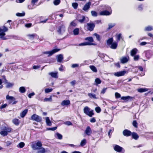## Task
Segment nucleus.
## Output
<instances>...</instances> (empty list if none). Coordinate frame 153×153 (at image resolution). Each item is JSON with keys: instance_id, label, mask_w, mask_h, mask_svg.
I'll return each instance as SVG.
<instances>
[{"instance_id": "nucleus-1", "label": "nucleus", "mask_w": 153, "mask_h": 153, "mask_svg": "<svg viewBox=\"0 0 153 153\" xmlns=\"http://www.w3.org/2000/svg\"><path fill=\"white\" fill-rule=\"evenodd\" d=\"M104 8H102V9H105L108 10L109 11L107 10H105L103 11H101L99 14L101 16H109L112 13V10H111V7L108 6L104 5L102 6Z\"/></svg>"}, {"instance_id": "nucleus-2", "label": "nucleus", "mask_w": 153, "mask_h": 153, "mask_svg": "<svg viewBox=\"0 0 153 153\" xmlns=\"http://www.w3.org/2000/svg\"><path fill=\"white\" fill-rule=\"evenodd\" d=\"M113 40L112 38H110L107 40V43L110 48L115 49L117 48V43L116 42H113Z\"/></svg>"}, {"instance_id": "nucleus-3", "label": "nucleus", "mask_w": 153, "mask_h": 153, "mask_svg": "<svg viewBox=\"0 0 153 153\" xmlns=\"http://www.w3.org/2000/svg\"><path fill=\"white\" fill-rule=\"evenodd\" d=\"M84 113L90 117H92L94 115V111L91 109L88 106H85L84 108Z\"/></svg>"}, {"instance_id": "nucleus-4", "label": "nucleus", "mask_w": 153, "mask_h": 153, "mask_svg": "<svg viewBox=\"0 0 153 153\" xmlns=\"http://www.w3.org/2000/svg\"><path fill=\"white\" fill-rule=\"evenodd\" d=\"M8 30V28L5 26H4L1 28H0V38L3 40L6 39L4 36L5 35V33Z\"/></svg>"}, {"instance_id": "nucleus-5", "label": "nucleus", "mask_w": 153, "mask_h": 153, "mask_svg": "<svg viewBox=\"0 0 153 153\" xmlns=\"http://www.w3.org/2000/svg\"><path fill=\"white\" fill-rule=\"evenodd\" d=\"M128 73V72L126 71H123L117 72L114 73H110L111 75H114L115 76L119 77L121 76H124L125 74Z\"/></svg>"}, {"instance_id": "nucleus-6", "label": "nucleus", "mask_w": 153, "mask_h": 153, "mask_svg": "<svg viewBox=\"0 0 153 153\" xmlns=\"http://www.w3.org/2000/svg\"><path fill=\"white\" fill-rule=\"evenodd\" d=\"M42 146V143L40 141H38L36 144H33L32 145V147L33 149L34 150H37L39 149L40 147Z\"/></svg>"}, {"instance_id": "nucleus-7", "label": "nucleus", "mask_w": 153, "mask_h": 153, "mask_svg": "<svg viewBox=\"0 0 153 153\" xmlns=\"http://www.w3.org/2000/svg\"><path fill=\"white\" fill-rule=\"evenodd\" d=\"M31 119L37 122H40L42 121V118L36 114H34L31 116Z\"/></svg>"}, {"instance_id": "nucleus-8", "label": "nucleus", "mask_w": 153, "mask_h": 153, "mask_svg": "<svg viewBox=\"0 0 153 153\" xmlns=\"http://www.w3.org/2000/svg\"><path fill=\"white\" fill-rule=\"evenodd\" d=\"M114 148L115 150L118 152L124 153L125 152V150L123 148L118 145H115L114 147Z\"/></svg>"}, {"instance_id": "nucleus-9", "label": "nucleus", "mask_w": 153, "mask_h": 153, "mask_svg": "<svg viewBox=\"0 0 153 153\" xmlns=\"http://www.w3.org/2000/svg\"><path fill=\"white\" fill-rule=\"evenodd\" d=\"M60 49H55L51 51L45 52L44 53L48 55V56H50L52 55L55 53L57 52Z\"/></svg>"}, {"instance_id": "nucleus-10", "label": "nucleus", "mask_w": 153, "mask_h": 153, "mask_svg": "<svg viewBox=\"0 0 153 153\" xmlns=\"http://www.w3.org/2000/svg\"><path fill=\"white\" fill-rule=\"evenodd\" d=\"M11 131V129L8 128H5L4 130L1 131L0 132V134L3 136H6L8 132H9Z\"/></svg>"}, {"instance_id": "nucleus-11", "label": "nucleus", "mask_w": 153, "mask_h": 153, "mask_svg": "<svg viewBox=\"0 0 153 153\" xmlns=\"http://www.w3.org/2000/svg\"><path fill=\"white\" fill-rule=\"evenodd\" d=\"M144 53H145L146 56L148 59H149L153 55V52L150 51H145Z\"/></svg>"}, {"instance_id": "nucleus-12", "label": "nucleus", "mask_w": 153, "mask_h": 153, "mask_svg": "<svg viewBox=\"0 0 153 153\" xmlns=\"http://www.w3.org/2000/svg\"><path fill=\"white\" fill-rule=\"evenodd\" d=\"M92 133V130L89 126H88L85 131V134L86 135L89 136Z\"/></svg>"}, {"instance_id": "nucleus-13", "label": "nucleus", "mask_w": 153, "mask_h": 153, "mask_svg": "<svg viewBox=\"0 0 153 153\" xmlns=\"http://www.w3.org/2000/svg\"><path fill=\"white\" fill-rule=\"evenodd\" d=\"M95 26V24L93 23H88L87 24V28L88 30L91 31H92Z\"/></svg>"}, {"instance_id": "nucleus-14", "label": "nucleus", "mask_w": 153, "mask_h": 153, "mask_svg": "<svg viewBox=\"0 0 153 153\" xmlns=\"http://www.w3.org/2000/svg\"><path fill=\"white\" fill-rule=\"evenodd\" d=\"M129 59V56H123L120 59V61L121 63L123 64L125 63L128 62Z\"/></svg>"}, {"instance_id": "nucleus-15", "label": "nucleus", "mask_w": 153, "mask_h": 153, "mask_svg": "<svg viewBox=\"0 0 153 153\" xmlns=\"http://www.w3.org/2000/svg\"><path fill=\"white\" fill-rule=\"evenodd\" d=\"M65 30V27L64 25H62L58 28L57 31L60 34H62Z\"/></svg>"}, {"instance_id": "nucleus-16", "label": "nucleus", "mask_w": 153, "mask_h": 153, "mask_svg": "<svg viewBox=\"0 0 153 153\" xmlns=\"http://www.w3.org/2000/svg\"><path fill=\"white\" fill-rule=\"evenodd\" d=\"M91 4V2H89L86 3L84 6L83 10L85 11H88Z\"/></svg>"}, {"instance_id": "nucleus-17", "label": "nucleus", "mask_w": 153, "mask_h": 153, "mask_svg": "<svg viewBox=\"0 0 153 153\" xmlns=\"http://www.w3.org/2000/svg\"><path fill=\"white\" fill-rule=\"evenodd\" d=\"M96 44L94 43H91L89 42H85L79 44V46H84L86 45H96Z\"/></svg>"}, {"instance_id": "nucleus-18", "label": "nucleus", "mask_w": 153, "mask_h": 153, "mask_svg": "<svg viewBox=\"0 0 153 153\" xmlns=\"http://www.w3.org/2000/svg\"><path fill=\"white\" fill-rule=\"evenodd\" d=\"M6 99L7 100H9V103H11L13 101L15 100L14 97L12 96H10L8 95L6 96Z\"/></svg>"}, {"instance_id": "nucleus-19", "label": "nucleus", "mask_w": 153, "mask_h": 153, "mask_svg": "<svg viewBox=\"0 0 153 153\" xmlns=\"http://www.w3.org/2000/svg\"><path fill=\"white\" fill-rule=\"evenodd\" d=\"M85 17L79 15L77 18V20L81 23H82L85 21Z\"/></svg>"}, {"instance_id": "nucleus-20", "label": "nucleus", "mask_w": 153, "mask_h": 153, "mask_svg": "<svg viewBox=\"0 0 153 153\" xmlns=\"http://www.w3.org/2000/svg\"><path fill=\"white\" fill-rule=\"evenodd\" d=\"M49 74L52 77L55 78H57L58 77L57 72H50L49 73Z\"/></svg>"}, {"instance_id": "nucleus-21", "label": "nucleus", "mask_w": 153, "mask_h": 153, "mask_svg": "<svg viewBox=\"0 0 153 153\" xmlns=\"http://www.w3.org/2000/svg\"><path fill=\"white\" fill-rule=\"evenodd\" d=\"M123 134L125 136H128L131 135V132L130 131L125 129L123 131Z\"/></svg>"}, {"instance_id": "nucleus-22", "label": "nucleus", "mask_w": 153, "mask_h": 153, "mask_svg": "<svg viewBox=\"0 0 153 153\" xmlns=\"http://www.w3.org/2000/svg\"><path fill=\"white\" fill-rule=\"evenodd\" d=\"M46 123L47 126H51L52 125V123L50 120L49 118L48 117H45Z\"/></svg>"}, {"instance_id": "nucleus-23", "label": "nucleus", "mask_w": 153, "mask_h": 153, "mask_svg": "<svg viewBox=\"0 0 153 153\" xmlns=\"http://www.w3.org/2000/svg\"><path fill=\"white\" fill-rule=\"evenodd\" d=\"M56 58L57 59V62H62L63 59V56L62 54H59L57 56Z\"/></svg>"}, {"instance_id": "nucleus-24", "label": "nucleus", "mask_w": 153, "mask_h": 153, "mask_svg": "<svg viewBox=\"0 0 153 153\" xmlns=\"http://www.w3.org/2000/svg\"><path fill=\"white\" fill-rule=\"evenodd\" d=\"M70 104V102L69 100H64L62 101L61 103V105H67Z\"/></svg>"}, {"instance_id": "nucleus-25", "label": "nucleus", "mask_w": 153, "mask_h": 153, "mask_svg": "<svg viewBox=\"0 0 153 153\" xmlns=\"http://www.w3.org/2000/svg\"><path fill=\"white\" fill-rule=\"evenodd\" d=\"M132 98V97L129 96L122 97H121V99L125 100V101H127L131 99Z\"/></svg>"}, {"instance_id": "nucleus-26", "label": "nucleus", "mask_w": 153, "mask_h": 153, "mask_svg": "<svg viewBox=\"0 0 153 153\" xmlns=\"http://www.w3.org/2000/svg\"><path fill=\"white\" fill-rule=\"evenodd\" d=\"M153 30V26L149 25L145 27L144 30L145 31H150Z\"/></svg>"}, {"instance_id": "nucleus-27", "label": "nucleus", "mask_w": 153, "mask_h": 153, "mask_svg": "<svg viewBox=\"0 0 153 153\" xmlns=\"http://www.w3.org/2000/svg\"><path fill=\"white\" fill-rule=\"evenodd\" d=\"M137 50L136 48H134L132 49L131 51V55L132 56L135 55L137 52Z\"/></svg>"}, {"instance_id": "nucleus-28", "label": "nucleus", "mask_w": 153, "mask_h": 153, "mask_svg": "<svg viewBox=\"0 0 153 153\" xmlns=\"http://www.w3.org/2000/svg\"><path fill=\"white\" fill-rule=\"evenodd\" d=\"M55 137L56 138L59 140H61L62 138V135L58 133H56L55 134Z\"/></svg>"}, {"instance_id": "nucleus-29", "label": "nucleus", "mask_w": 153, "mask_h": 153, "mask_svg": "<svg viewBox=\"0 0 153 153\" xmlns=\"http://www.w3.org/2000/svg\"><path fill=\"white\" fill-rule=\"evenodd\" d=\"M27 111L28 110L27 109H25L20 114L21 117H24L27 113Z\"/></svg>"}, {"instance_id": "nucleus-30", "label": "nucleus", "mask_w": 153, "mask_h": 153, "mask_svg": "<svg viewBox=\"0 0 153 153\" xmlns=\"http://www.w3.org/2000/svg\"><path fill=\"white\" fill-rule=\"evenodd\" d=\"M122 38V34L121 33H118L116 34V39L117 42L120 41Z\"/></svg>"}, {"instance_id": "nucleus-31", "label": "nucleus", "mask_w": 153, "mask_h": 153, "mask_svg": "<svg viewBox=\"0 0 153 153\" xmlns=\"http://www.w3.org/2000/svg\"><path fill=\"white\" fill-rule=\"evenodd\" d=\"M90 68L94 72L96 73L97 71L96 68L94 65H90L89 66Z\"/></svg>"}, {"instance_id": "nucleus-32", "label": "nucleus", "mask_w": 153, "mask_h": 153, "mask_svg": "<svg viewBox=\"0 0 153 153\" xmlns=\"http://www.w3.org/2000/svg\"><path fill=\"white\" fill-rule=\"evenodd\" d=\"M95 84L97 85L98 84H101V80L99 78H97L95 80Z\"/></svg>"}, {"instance_id": "nucleus-33", "label": "nucleus", "mask_w": 153, "mask_h": 153, "mask_svg": "<svg viewBox=\"0 0 153 153\" xmlns=\"http://www.w3.org/2000/svg\"><path fill=\"white\" fill-rule=\"evenodd\" d=\"M87 143V141L85 139H83L80 143V145L81 146H83Z\"/></svg>"}, {"instance_id": "nucleus-34", "label": "nucleus", "mask_w": 153, "mask_h": 153, "mask_svg": "<svg viewBox=\"0 0 153 153\" xmlns=\"http://www.w3.org/2000/svg\"><path fill=\"white\" fill-rule=\"evenodd\" d=\"M148 91V89L146 88H140L137 89V91L139 92H143Z\"/></svg>"}, {"instance_id": "nucleus-35", "label": "nucleus", "mask_w": 153, "mask_h": 153, "mask_svg": "<svg viewBox=\"0 0 153 153\" xmlns=\"http://www.w3.org/2000/svg\"><path fill=\"white\" fill-rule=\"evenodd\" d=\"M85 40H88V42L91 43H92V42H94L93 38L91 37H89L85 38Z\"/></svg>"}, {"instance_id": "nucleus-36", "label": "nucleus", "mask_w": 153, "mask_h": 153, "mask_svg": "<svg viewBox=\"0 0 153 153\" xmlns=\"http://www.w3.org/2000/svg\"><path fill=\"white\" fill-rule=\"evenodd\" d=\"M19 91L21 93H24L26 91V89L24 87H21L19 88Z\"/></svg>"}, {"instance_id": "nucleus-37", "label": "nucleus", "mask_w": 153, "mask_h": 153, "mask_svg": "<svg viewBox=\"0 0 153 153\" xmlns=\"http://www.w3.org/2000/svg\"><path fill=\"white\" fill-rule=\"evenodd\" d=\"M132 138L134 139L137 140V139L139 137L137 134L135 133H133L132 134Z\"/></svg>"}, {"instance_id": "nucleus-38", "label": "nucleus", "mask_w": 153, "mask_h": 153, "mask_svg": "<svg viewBox=\"0 0 153 153\" xmlns=\"http://www.w3.org/2000/svg\"><path fill=\"white\" fill-rule=\"evenodd\" d=\"M79 33V29L78 28H76L73 30V34L75 35H77Z\"/></svg>"}, {"instance_id": "nucleus-39", "label": "nucleus", "mask_w": 153, "mask_h": 153, "mask_svg": "<svg viewBox=\"0 0 153 153\" xmlns=\"http://www.w3.org/2000/svg\"><path fill=\"white\" fill-rule=\"evenodd\" d=\"M44 102H52V96H51L49 98H45L44 100Z\"/></svg>"}, {"instance_id": "nucleus-40", "label": "nucleus", "mask_w": 153, "mask_h": 153, "mask_svg": "<svg viewBox=\"0 0 153 153\" xmlns=\"http://www.w3.org/2000/svg\"><path fill=\"white\" fill-rule=\"evenodd\" d=\"M13 123L16 125H18L19 123V120L17 119H14L13 120Z\"/></svg>"}, {"instance_id": "nucleus-41", "label": "nucleus", "mask_w": 153, "mask_h": 153, "mask_svg": "<svg viewBox=\"0 0 153 153\" xmlns=\"http://www.w3.org/2000/svg\"><path fill=\"white\" fill-rule=\"evenodd\" d=\"M88 95L91 98H93L95 99H97L96 97V95L94 94H93L91 93H88Z\"/></svg>"}, {"instance_id": "nucleus-42", "label": "nucleus", "mask_w": 153, "mask_h": 153, "mask_svg": "<svg viewBox=\"0 0 153 153\" xmlns=\"http://www.w3.org/2000/svg\"><path fill=\"white\" fill-rule=\"evenodd\" d=\"M39 150L38 151V153H45V150L43 148H39Z\"/></svg>"}, {"instance_id": "nucleus-43", "label": "nucleus", "mask_w": 153, "mask_h": 153, "mask_svg": "<svg viewBox=\"0 0 153 153\" xmlns=\"http://www.w3.org/2000/svg\"><path fill=\"white\" fill-rule=\"evenodd\" d=\"M25 145V144L24 143L22 142L18 144V145L17 146V147H19L20 148H22Z\"/></svg>"}, {"instance_id": "nucleus-44", "label": "nucleus", "mask_w": 153, "mask_h": 153, "mask_svg": "<svg viewBox=\"0 0 153 153\" xmlns=\"http://www.w3.org/2000/svg\"><path fill=\"white\" fill-rule=\"evenodd\" d=\"M78 4L77 3H73L72 4V6L74 9H76Z\"/></svg>"}, {"instance_id": "nucleus-45", "label": "nucleus", "mask_w": 153, "mask_h": 153, "mask_svg": "<svg viewBox=\"0 0 153 153\" xmlns=\"http://www.w3.org/2000/svg\"><path fill=\"white\" fill-rule=\"evenodd\" d=\"M60 2V0H54L53 1V4L55 5H58Z\"/></svg>"}, {"instance_id": "nucleus-46", "label": "nucleus", "mask_w": 153, "mask_h": 153, "mask_svg": "<svg viewBox=\"0 0 153 153\" xmlns=\"http://www.w3.org/2000/svg\"><path fill=\"white\" fill-rule=\"evenodd\" d=\"M133 56L134 59V61H138L140 58V56L138 55H135Z\"/></svg>"}, {"instance_id": "nucleus-47", "label": "nucleus", "mask_w": 153, "mask_h": 153, "mask_svg": "<svg viewBox=\"0 0 153 153\" xmlns=\"http://www.w3.org/2000/svg\"><path fill=\"white\" fill-rule=\"evenodd\" d=\"M53 91L52 88H46L45 90L46 93H48L51 92Z\"/></svg>"}, {"instance_id": "nucleus-48", "label": "nucleus", "mask_w": 153, "mask_h": 153, "mask_svg": "<svg viewBox=\"0 0 153 153\" xmlns=\"http://www.w3.org/2000/svg\"><path fill=\"white\" fill-rule=\"evenodd\" d=\"M5 143H6L7 146H8L12 144V140L7 141L5 142Z\"/></svg>"}, {"instance_id": "nucleus-49", "label": "nucleus", "mask_w": 153, "mask_h": 153, "mask_svg": "<svg viewBox=\"0 0 153 153\" xmlns=\"http://www.w3.org/2000/svg\"><path fill=\"white\" fill-rule=\"evenodd\" d=\"M94 35L96 37L97 39L98 40L100 41V35L96 33L94 34Z\"/></svg>"}, {"instance_id": "nucleus-50", "label": "nucleus", "mask_w": 153, "mask_h": 153, "mask_svg": "<svg viewBox=\"0 0 153 153\" xmlns=\"http://www.w3.org/2000/svg\"><path fill=\"white\" fill-rule=\"evenodd\" d=\"M91 14L93 16H97V13L95 11H92L91 12Z\"/></svg>"}, {"instance_id": "nucleus-51", "label": "nucleus", "mask_w": 153, "mask_h": 153, "mask_svg": "<svg viewBox=\"0 0 153 153\" xmlns=\"http://www.w3.org/2000/svg\"><path fill=\"white\" fill-rule=\"evenodd\" d=\"M105 54L102 53H99L98 54V55L100 57L102 58H104V57L105 55Z\"/></svg>"}, {"instance_id": "nucleus-52", "label": "nucleus", "mask_w": 153, "mask_h": 153, "mask_svg": "<svg viewBox=\"0 0 153 153\" xmlns=\"http://www.w3.org/2000/svg\"><path fill=\"white\" fill-rule=\"evenodd\" d=\"M132 124L133 126L135 127V128H137L138 126V124L137 122V121L136 120H134L132 123Z\"/></svg>"}, {"instance_id": "nucleus-53", "label": "nucleus", "mask_w": 153, "mask_h": 153, "mask_svg": "<svg viewBox=\"0 0 153 153\" xmlns=\"http://www.w3.org/2000/svg\"><path fill=\"white\" fill-rule=\"evenodd\" d=\"M89 63V60H85L84 61L83 63L81 64L82 65H88Z\"/></svg>"}, {"instance_id": "nucleus-54", "label": "nucleus", "mask_w": 153, "mask_h": 153, "mask_svg": "<svg viewBox=\"0 0 153 153\" xmlns=\"http://www.w3.org/2000/svg\"><path fill=\"white\" fill-rule=\"evenodd\" d=\"M76 25V24L75 22L74 21H73L71 22V23L70 25V27H71V26L75 27Z\"/></svg>"}, {"instance_id": "nucleus-55", "label": "nucleus", "mask_w": 153, "mask_h": 153, "mask_svg": "<svg viewBox=\"0 0 153 153\" xmlns=\"http://www.w3.org/2000/svg\"><path fill=\"white\" fill-rule=\"evenodd\" d=\"M64 124L68 126H71L72 125V123L71 122L69 121L64 122Z\"/></svg>"}, {"instance_id": "nucleus-56", "label": "nucleus", "mask_w": 153, "mask_h": 153, "mask_svg": "<svg viewBox=\"0 0 153 153\" xmlns=\"http://www.w3.org/2000/svg\"><path fill=\"white\" fill-rule=\"evenodd\" d=\"M95 110L96 112L98 113H100L101 111V109L99 107H96L95 108Z\"/></svg>"}, {"instance_id": "nucleus-57", "label": "nucleus", "mask_w": 153, "mask_h": 153, "mask_svg": "<svg viewBox=\"0 0 153 153\" xmlns=\"http://www.w3.org/2000/svg\"><path fill=\"white\" fill-rule=\"evenodd\" d=\"M25 13L24 12H23L22 13H16V15L17 16H24L25 15Z\"/></svg>"}, {"instance_id": "nucleus-58", "label": "nucleus", "mask_w": 153, "mask_h": 153, "mask_svg": "<svg viewBox=\"0 0 153 153\" xmlns=\"http://www.w3.org/2000/svg\"><path fill=\"white\" fill-rule=\"evenodd\" d=\"M115 25V24L114 23H113V24H112V23H111V24H109L108 25V29H110L111 28H112V27H113Z\"/></svg>"}, {"instance_id": "nucleus-59", "label": "nucleus", "mask_w": 153, "mask_h": 153, "mask_svg": "<svg viewBox=\"0 0 153 153\" xmlns=\"http://www.w3.org/2000/svg\"><path fill=\"white\" fill-rule=\"evenodd\" d=\"M115 96L116 98H120L121 97V95L119 93L116 92L115 93Z\"/></svg>"}, {"instance_id": "nucleus-60", "label": "nucleus", "mask_w": 153, "mask_h": 153, "mask_svg": "<svg viewBox=\"0 0 153 153\" xmlns=\"http://www.w3.org/2000/svg\"><path fill=\"white\" fill-rule=\"evenodd\" d=\"M38 0H32L31 1V4L33 5V7H34L35 3L38 1Z\"/></svg>"}, {"instance_id": "nucleus-61", "label": "nucleus", "mask_w": 153, "mask_h": 153, "mask_svg": "<svg viewBox=\"0 0 153 153\" xmlns=\"http://www.w3.org/2000/svg\"><path fill=\"white\" fill-rule=\"evenodd\" d=\"M13 85V84L10 83H8L7 85V87L9 88L12 87Z\"/></svg>"}, {"instance_id": "nucleus-62", "label": "nucleus", "mask_w": 153, "mask_h": 153, "mask_svg": "<svg viewBox=\"0 0 153 153\" xmlns=\"http://www.w3.org/2000/svg\"><path fill=\"white\" fill-rule=\"evenodd\" d=\"M36 34H33L31 35H28V36L30 37V38L31 39H33L34 36H36Z\"/></svg>"}, {"instance_id": "nucleus-63", "label": "nucleus", "mask_w": 153, "mask_h": 153, "mask_svg": "<svg viewBox=\"0 0 153 153\" xmlns=\"http://www.w3.org/2000/svg\"><path fill=\"white\" fill-rule=\"evenodd\" d=\"M143 9V6L142 4H140L138 6V9L140 10H142Z\"/></svg>"}, {"instance_id": "nucleus-64", "label": "nucleus", "mask_w": 153, "mask_h": 153, "mask_svg": "<svg viewBox=\"0 0 153 153\" xmlns=\"http://www.w3.org/2000/svg\"><path fill=\"white\" fill-rule=\"evenodd\" d=\"M107 89V88H104L102 90L101 92V93L102 94H104L105 92Z\"/></svg>"}]
</instances>
